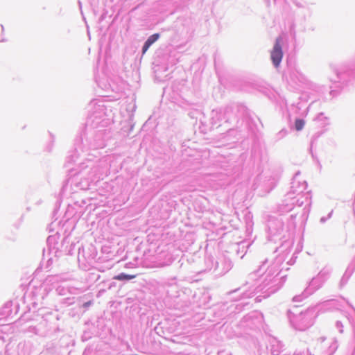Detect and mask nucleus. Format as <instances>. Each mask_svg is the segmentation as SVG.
I'll use <instances>...</instances> for the list:
<instances>
[{
	"label": "nucleus",
	"mask_w": 355,
	"mask_h": 355,
	"mask_svg": "<svg viewBox=\"0 0 355 355\" xmlns=\"http://www.w3.org/2000/svg\"><path fill=\"white\" fill-rule=\"evenodd\" d=\"M273 64L277 67L283 58V51L281 46V38H277L274 47L270 53Z\"/></svg>",
	"instance_id": "nucleus-1"
},
{
	"label": "nucleus",
	"mask_w": 355,
	"mask_h": 355,
	"mask_svg": "<svg viewBox=\"0 0 355 355\" xmlns=\"http://www.w3.org/2000/svg\"><path fill=\"white\" fill-rule=\"evenodd\" d=\"M159 37V35L158 33L153 34L150 35L146 42H145L144 46H143V53H145L148 48L154 43L155 42Z\"/></svg>",
	"instance_id": "nucleus-2"
},
{
	"label": "nucleus",
	"mask_w": 355,
	"mask_h": 355,
	"mask_svg": "<svg viewBox=\"0 0 355 355\" xmlns=\"http://www.w3.org/2000/svg\"><path fill=\"white\" fill-rule=\"evenodd\" d=\"M136 277H137L136 275H125L124 273H121L118 275L114 276V279L119 280V281L130 280V279H132L135 278Z\"/></svg>",
	"instance_id": "nucleus-3"
},
{
	"label": "nucleus",
	"mask_w": 355,
	"mask_h": 355,
	"mask_svg": "<svg viewBox=\"0 0 355 355\" xmlns=\"http://www.w3.org/2000/svg\"><path fill=\"white\" fill-rule=\"evenodd\" d=\"M295 126L297 131L302 130L304 126V121L302 119H296L295 121Z\"/></svg>",
	"instance_id": "nucleus-4"
},
{
	"label": "nucleus",
	"mask_w": 355,
	"mask_h": 355,
	"mask_svg": "<svg viewBox=\"0 0 355 355\" xmlns=\"http://www.w3.org/2000/svg\"><path fill=\"white\" fill-rule=\"evenodd\" d=\"M91 303H92V302H91L90 301H89V302H86V303H85V304H84V306H85V307H86V306H89V305L91 304Z\"/></svg>",
	"instance_id": "nucleus-5"
}]
</instances>
